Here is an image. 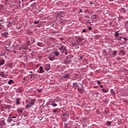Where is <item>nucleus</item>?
Returning a JSON list of instances; mask_svg holds the SVG:
<instances>
[{
  "label": "nucleus",
  "mask_w": 128,
  "mask_h": 128,
  "mask_svg": "<svg viewBox=\"0 0 128 128\" xmlns=\"http://www.w3.org/2000/svg\"><path fill=\"white\" fill-rule=\"evenodd\" d=\"M34 102L30 99H28L27 100H26V105L25 106L26 110L30 108H32V106H34Z\"/></svg>",
  "instance_id": "obj_1"
},
{
  "label": "nucleus",
  "mask_w": 128,
  "mask_h": 128,
  "mask_svg": "<svg viewBox=\"0 0 128 128\" xmlns=\"http://www.w3.org/2000/svg\"><path fill=\"white\" fill-rule=\"evenodd\" d=\"M48 60H50L51 62L54 60H56V56L53 53H50L48 56Z\"/></svg>",
  "instance_id": "obj_2"
},
{
  "label": "nucleus",
  "mask_w": 128,
  "mask_h": 128,
  "mask_svg": "<svg viewBox=\"0 0 128 128\" xmlns=\"http://www.w3.org/2000/svg\"><path fill=\"white\" fill-rule=\"evenodd\" d=\"M58 49L60 50L61 51V52L62 54L63 52H66V48L64 46H62L58 48Z\"/></svg>",
  "instance_id": "obj_3"
},
{
  "label": "nucleus",
  "mask_w": 128,
  "mask_h": 128,
  "mask_svg": "<svg viewBox=\"0 0 128 128\" xmlns=\"http://www.w3.org/2000/svg\"><path fill=\"white\" fill-rule=\"evenodd\" d=\"M58 100H55L53 102H51V106H54V108H56V106H58Z\"/></svg>",
  "instance_id": "obj_4"
},
{
  "label": "nucleus",
  "mask_w": 128,
  "mask_h": 128,
  "mask_svg": "<svg viewBox=\"0 0 128 128\" xmlns=\"http://www.w3.org/2000/svg\"><path fill=\"white\" fill-rule=\"evenodd\" d=\"M52 54H53L54 55V56H60V52H58V50H54Z\"/></svg>",
  "instance_id": "obj_5"
},
{
  "label": "nucleus",
  "mask_w": 128,
  "mask_h": 128,
  "mask_svg": "<svg viewBox=\"0 0 128 128\" xmlns=\"http://www.w3.org/2000/svg\"><path fill=\"white\" fill-rule=\"evenodd\" d=\"M44 68L46 70V72H48V70H50V64H45Z\"/></svg>",
  "instance_id": "obj_6"
},
{
  "label": "nucleus",
  "mask_w": 128,
  "mask_h": 128,
  "mask_svg": "<svg viewBox=\"0 0 128 128\" xmlns=\"http://www.w3.org/2000/svg\"><path fill=\"white\" fill-rule=\"evenodd\" d=\"M8 124H10V122H14V120L11 118L10 117L8 118L6 120Z\"/></svg>",
  "instance_id": "obj_7"
},
{
  "label": "nucleus",
  "mask_w": 128,
  "mask_h": 128,
  "mask_svg": "<svg viewBox=\"0 0 128 128\" xmlns=\"http://www.w3.org/2000/svg\"><path fill=\"white\" fill-rule=\"evenodd\" d=\"M24 111V109L22 108H18L17 109V112L18 114H22V112Z\"/></svg>",
  "instance_id": "obj_8"
},
{
  "label": "nucleus",
  "mask_w": 128,
  "mask_h": 128,
  "mask_svg": "<svg viewBox=\"0 0 128 128\" xmlns=\"http://www.w3.org/2000/svg\"><path fill=\"white\" fill-rule=\"evenodd\" d=\"M0 76L2 78H6L8 76V74L6 75L4 72H1V74H0Z\"/></svg>",
  "instance_id": "obj_9"
},
{
  "label": "nucleus",
  "mask_w": 128,
  "mask_h": 128,
  "mask_svg": "<svg viewBox=\"0 0 128 128\" xmlns=\"http://www.w3.org/2000/svg\"><path fill=\"white\" fill-rule=\"evenodd\" d=\"M43 72H44V68L42 66H40V74H43Z\"/></svg>",
  "instance_id": "obj_10"
},
{
  "label": "nucleus",
  "mask_w": 128,
  "mask_h": 128,
  "mask_svg": "<svg viewBox=\"0 0 128 128\" xmlns=\"http://www.w3.org/2000/svg\"><path fill=\"white\" fill-rule=\"evenodd\" d=\"M102 90L104 94H106V92H108V88H102Z\"/></svg>",
  "instance_id": "obj_11"
},
{
  "label": "nucleus",
  "mask_w": 128,
  "mask_h": 128,
  "mask_svg": "<svg viewBox=\"0 0 128 128\" xmlns=\"http://www.w3.org/2000/svg\"><path fill=\"white\" fill-rule=\"evenodd\" d=\"M60 108H56L54 110H53V112L58 114V112H60Z\"/></svg>",
  "instance_id": "obj_12"
},
{
  "label": "nucleus",
  "mask_w": 128,
  "mask_h": 128,
  "mask_svg": "<svg viewBox=\"0 0 128 128\" xmlns=\"http://www.w3.org/2000/svg\"><path fill=\"white\" fill-rule=\"evenodd\" d=\"M124 40V42H126V40H128V38H122V37H120L119 38H118V40Z\"/></svg>",
  "instance_id": "obj_13"
},
{
  "label": "nucleus",
  "mask_w": 128,
  "mask_h": 128,
  "mask_svg": "<svg viewBox=\"0 0 128 128\" xmlns=\"http://www.w3.org/2000/svg\"><path fill=\"white\" fill-rule=\"evenodd\" d=\"M4 59H2L0 60V66H4Z\"/></svg>",
  "instance_id": "obj_14"
},
{
  "label": "nucleus",
  "mask_w": 128,
  "mask_h": 128,
  "mask_svg": "<svg viewBox=\"0 0 128 128\" xmlns=\"http://www.w3.org/2000/svg\"><path fill=\"white\" fill-rule=\"evenodd\" d=\"M16 104H20V98H16Z\"/></svg>",
  "instance_id": "obj_15"
},
{
  "label": "nucleus",
  "mask_w": 128,
  "mask_h": 128,
  "mask_svg": "<svg viewBox=\"0 0 128 128\" xmlns=\"http://www.w3.org/2000/svg\"><path fill=\"white\" fill-rule=\"evenodd\" d=\"M110 92L112 94V96H116V92H114V89H111Z\"/></svg>",
  "instance_id": "obj_16"
},
{
  "label": "nucleus",
  "mask_w": 128,
  "mask_h": 128,
  "mask_svg": "<svg viewBox=\"0 0 128 128\" xmlns=\"http://www.w3.org/2000/svg\"><path fill=\"white\" fill-rule=\"evenodd\" d=\"M2 34L3 36H7L8 35V32H4Z\"/></svg>",
  "instance_id": "obj_17"
},
{
  "label": "nucleus",
  "mask_w": 128,
  "mask_h": 128,
  "mask_svg": "<svg viewBox=\"0 0 128 128\" xmlns=\"http://www.w3.org/2000/svg\"><path fill=\"white\" fill-rule=\"evenodd\" d=\"M14 80H10L8 82V84H14Z\"/></svg>",
  "instance_id": "obj_18"
},
{
  "label": "nucleus",
  "mask_w": 128,
  "mask_h": 128,
  "mask_svg": "<svg viewBox=\"0 0 128 128\" xmlns=\"http://www.w3.org/2000/svg\"><path fill=\"white\" fill-rule=\"evenodd\" d=\"M70 78V75L68 74H65L64 76V78Z\"/></svg>",
  "instance_id": "obj_19"
},
{
  "label": "nucleus",
  "mask_w": 128,
  "mask_h": 128,
  "mask_svg": "<svg viewBox=\"0 0 128 128\" xmlns=\"http://www.w3.org/2000/svg\"><path fill=\"white\" fill-rule=\"evenodd\" d=\"M112 56H116V50H114L112 52Z\"/></svg>",
  "instance_id": "obj_20"
},
{
  "label": "nucleus",
  "mask_w": 128,
  "mask_h": 128,
  "mask_svg": "<svg viewBox=\"0 0 128 128\" xmlns=\"http://www.w3.org/2000/svg\"><path fill=\"white\" fill-rule=\"evenodd\" d=\"M115 36H120V33H118V31H117L116 33H115Z\"/></svg>",
  "instance_id": "obj_21"
},
{
  "label": "nucleus",
  "mask_w": 128,
  "mask_h": 128,
  "mask_svg": "<svg viewBox=\"0 0 128 128\" xmlns=\"http://www.w3.org/2000/svg\"><path fill=\"white\" fill-rule=\"evenodd\" d=\"M106 124H108V126H110L112 124V122L110 121H108L106 122Z\"/></svg>",
  "instance_id": "obj_22"
},
{
  "label": "nucleus",
  "mask_w": 128,
  "mask_h": 128,
  "mask_svg": "<svg viewBox=\"0 0 128 128\" xmlns=\"http://www.w3.org/2000/svg\"><path fill=\"white\" fill-rule=\"evenodd\" d=\"M78 82H74L73 84V88H74V86H78Z\"/></svg>",
  "instance_id": "obj_23"
},
{
  "label": "nucleus",
  "mask_w": 128,
  "mask_h": 128,
  "mask_svg": "<svg viewBox=\"0 0 128 128\" xmlns=\"http://www.w3.org/2000/svg\"><path fill=\"white\" fill-rule=\"evenodd\" d=\"M91 18H96V15H92Z\"/></svg>",
  "instance_id": "obj_24"
},
{
  "label": "nucleus",
  "mask_w": 128,
  "mask_h": 128,
  "mask_svg": "<svg viewBox=\"0 0 128 128\" xmlns=\"http://www.w3.org/2000/svg\"><path fill=\"white\" fill-rule=\"evenodd\" d=\"M2 126H6V122H4V120L2 121Z\"/></svg>",
  "instance_id": "obj_25"
},
{
  "label": "nucleus",
  "mask_w": 128,
  "mask_h": 128,
  "mask_svg": "<svg viewBox=\"0 0 128 128\" xmlns=\"http://www.w3.org/2000/svg\"><path fill=\"white\" fill-rule=\"evenodd\" d=\"M37 45L38 46H42V43L41 42H38L37 44Z\"/></svg>",
  "instance_id": "obj_26"
},
{
  "label": "nucleus",
  "mask_w": 128,
  "mask_h": 128,
  "mask_svg": "<svg viewBox=\"0 0 128 128\" xmlns=\"http://www.w3.org/2000/svg\"><path fill=\"white\" fill-rule=\"evenodd\" d=\"M34 24H40V22H38V21H34Z\"/></svg>",
  "instance_id": "obj_27"
},
{
  "label": "nucleus",
  "mask_w": 128,
  "mask_h": 128,
  "mask_svg": "<svg viewBox=\"0 0 128 128\" xmlns=\"http://www.w3.org/2000/svg\"><path fill=\"white\" fill-rule=\"evenodd\" d=\"M88 30H92V28L91 26H88Z\"/></svg>",
  "instance_id": "obj_28"
},
{
  "label": "nucleus",
  "mask_w": 128,
  "mask_h": 128,
  "mask_svg": "<svg viewBox=\"0 0 128 128\" xmlns=\"http://www.w3.org/2000/svg\"><path fill=\"white\" fill-rule=\"evenodd\" d=\"M97 83H98V84H102V82H100V80H98V81L97 82Z\"/></svg>",
  "instance_id": "obj_29"
},
{
  "label": "nucleus",
  "mask_w": 128,
  "mask_h": 128,
  "mask_svg": "<svg viewBox=\"0 0 128 128\" xmlns=\"http://www.w3.org/2000/svg\"><path fill=\"white\" fill-rule=\"evenodd\" d=\"M82 32H86V29H84L82 30Z\"/></svg>",
  "instance_id": "obj_30"
},
{
  "label": "nucleus",
  "mask_w": 128,
  "mask_h": 128,
  "mask_svg": "<svg viewBox=\"0 0 128 128\" xmlns=\"http://www.w3.org/2000/svg\"><path fill=\"white\" fill-rule=\"evenodd\" d=\"M11 118H16V116H12Z\"/></svg>",
  "instance_id": "obj_31"
},
{
  "label": "nucleus",
  "mask_w": 128,
  "mask_h": 128,
  "mask_svg": "<svg viewBox=\"0 0 128 128\" xmlns=\"http://www.w3.org/2000/svg\"><path fill=\"white\" fill-rule=\"evenodd\" d=\"M80 60H82L84 58V57L82 56H80Z\"/></svg>",
  "instance_id": "obj_32"
},
{
  "label": "nucleus",
  "mask_w": 128,
  "mask_h": 128,
  "mask_svg": "<svg viewBox=\"0 0 128 128\" xmlns=\"http://www.w3.org/2000/svg\"><path fill=\"white\" fill-rule=\"evenodd\" d=\"M29 76H31V78H32V76H34V75H32V74H29Z\"/></svg>",
  "instance_id": "obj_33"
},
{
  "label": "nucleus",
  "mask_w": 128,
  "mask_h": 128,
  "mask_svg": "<svg viewBox=\"0 0 128 128\" xmlns=\"http://www.w3.org/2000/svg\"><path fill=\"white\" fill-rule=\"evenodd\" d=\"M33 75H34V76H32V78H35L36 77V74H33Z\"/></svg>",
  "instance_id": "obj_34"
},
{
  "label": "nucleus",
  "mask_w": 128,
  "mask_h": 128,
  "mask_svg": "<svg viewBox=\"0 0 128 128\" xmlns=\"http://www.w3.org/2000/svg\"><path fill=\"white\" fill-rule=\"evenodd\" d=\"M100 88H104V86L102 85H100Z\"/></svg>",
  "instance_id": "obj_35"
},
{
  "label": "nucleus",
  "mask_w": 128,
  "mask_h": 128,
  "mask_svg": "<svg viewBox=\"0 0 128 128\" xmlns=\"http://www.w3.org/2000/svg\"><path fill=\"white\" fill-rule=\"evenodd\" d=\"M82 12V9H80V12Z\"/></svg>",
  "instance_id": "obj_36"
},
{
  "label": "nucleus",
  "mask_w": 128,
  "mask_h": 128,
  "mask_svg": "<svg viewBox=\"0 0 128 128\" xmlns=\"http://www.w3.org/2000/svg\"><path fill=\"white\" fill-rule=\"evenodd\" d=\"M26 77H24V78H23V80H26Z\"/></svg>",
  "instance_id": "obj_37"
},
{
  "label": "nucleus",
  "mask_w": 128,
  "mask_h": 128,
  "mask_svg": "<svg viewBox=\"0 0 128 128\" xmlns=\"http://www.w3.org/2000/svg\"><path fill=\"white\" fill-rule=\"evenodd\" d=\"M65 51H66V54H68V52H66V50H65Z\"/></svg>",
  "instance_id": "obj_38"
},
{
  "label": "nucleus",
  "mask_w": 128,
  "mask_h": 128,
  "mask_svg": "<svg viewBox=\"0 0 128 128\" xmlns=\"http://www.w3.org/2000/svg\"><path fill=\"white\" fill-rule=\"evenodd\" d=\"M79 38V40H82V38Z\"/></svg>",
  "instance_id": "obj_39"
},
{
  "label": "nucleus",
  "mask_w": 128,
  "mask_h": 128,
  "mask_svg": "<svg viewBox=\"0 0 128 128\" xmlns=\"http://www.w3.org/2000/svg\"><path fill=\"white\" fill-rule=\"evenodd\" d=\"M90 4H92V2H90Z\"/></svg>",
  "instance_id": "obj_40"
},
{
  "label": "nucleus",
  "mask_w": 128,
  "mask_h": 128,
  "mask_svg": "<svg viewBox=\"0 0 128 128\" xmlns=\"http://www.w3.org/2000/svg\"><path fill=\"white\" fill-rule=\"evenodd\" d=\"M11 126H14V124H11Z\"/></svg>",
  "instance_id": "obj_41"
},
{
  "label": "nucleus",
  "mask_w": 128,
  "mask_h": 128,
  "mask_svg": "<svg viewBox=\"0 0 128 128\" xmlns=\"http://www.w3.org/2000/svg\"><path fill=\"white\" fill-rule=\"evenodd\" d=\"M29 72H30V74H32V72L30 71Z\"/></svg>",
  "instance_id": "obj_42"
},
{
  "label": "nucleus",
  "mask_w": 128,
  "mask_h": 128,
  "mask_svg": "<svg viewBox=\"0 0 128 128\" xmlns=\"http://www.w3.org/2000/svg\"><path fill=\"white\" fill-rule=\"evenodd\" d=\"M2 26V23H0V26Z\"/></svg>",
  "instance_id": "obj_43"
},
{
  "label": "nucleus",
  "mask_w": 128,
  "mask_h": 128,
  "mask_svg": "<svg viewBox=\"0 0 128 128\" xmlns=\"http://www.w3.org/2000/svg\"><path fill=\"white\" fill-rule=\"evenodd\" d=\"M38 28H40V26H38Z\"/></svg>",
  "instance_id": "obj_44"
},
{
  "label": "nucleus",
  "mask_w": 128,
  "mask_h": 128,
  "mask_svg": "<svg viewBox=\"0 0 128 128\" xmlns=\"http://www.w3.org/2000/svg\"><path fill=\"white\" fill-rule=\"evenodd\" d=\"M0 22H2V20H0Z\"/></svg>",
  "instance_id": "obj_45"
},
{
  "label": "nucleus",
  "mask_w": 128,
  "mask_h": 128,
  "mask_svg": "<svg viewBox=\"0 0 128 128\" xmlns=\"http://www.w3.org/2000/svg\"><path fill=\"white\" fill-rule=\"evenodd\" d=\"M40 12H42V10H40Z\"/></svg>",
  "instance_id": "obj_46"
}]
</instances>
